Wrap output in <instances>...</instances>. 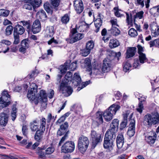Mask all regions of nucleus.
Wrapping results in <instances>:
<instances>
[{"label": "nucleus", "mask_w": 159, "mask_h": 159, "mask_svg": "<svg viewBox=\"0 0 159 159\" xmlns=\"http://www.w3.org/2000/svg\"><path fill=\"white\" fill-rule=\"evenodd\" d=\"M72 77V73L69 71L67 72L60 85V91H61L62 94L66 93L65 95L66 97L70 95L73 92L72 88L70 87L67 86L69 81H72V85L75 87L78 86L81 82V78L78 73H75L73 79Z\"/></svg>", "instance_id": "obj_1"}, {"label": "nucleus", "mask_w": 159, "mask_h": 159, "mask_svg": "<svg viewBox=\"0 0 159 159\" xmlns=\"http://www.w3.org/2000/svg\"><path fill=\"white\" fill-rule=\"evenodd\" d=\"M30 88L28 90L27 95L30 100L34 101L36 105H37L39 102H44L47 101V97L45 90H41L39 93L36 96L38 91L37 85L34 83H32L30 85Z\"/></svg>", "instance_id": "obj_2"}, {"label": "nucleus", "mask_w": 159, "mask_h": 159, "mask_svg": "<svg viewBox=\"0 0 159 159\" xmlns=\"http://www.w3.org/2000/svg\"><path fill=\"white\" fill-rule=\"evenodd\" d=\"M120 106L118 105L113 104L104 111L102 114L105 120L106 121H110L112 118L113 115H115L119 110Z\"/></svg>", "instance_id": "obj_3"}, {"label": "nucleus", "mask_w": 159, "mask_h": 159, "mask_svg": "<svg viewBox=\"0 0 159 159\" xmlns=\"http://www.w3.org/2000/svg\"><path fill=\"white\" fill-rule=\"evenodd\" d=\"M89 143L88 138L81 135L78 140L77 148L78 150L81 153L84 154L87 150Z\"/></svg>", "instance_id": "obj_4"}, {"label": "nucleus", "mask_w": 159, "mask_h": 159, "mask_svg": "<svg viewBox=\"0 0 159 159\" xmlns=\"http://www.w3.org/2000/svg\"><path fill=\"white\" fill-rule=\"evenodd\" d=\"M90 135L92 148H94L98 144L102 142L103 136L101 134L93 130H91Z\"/></svg>", "instance_id": "obj_5"}, {"label": "nucleus", "mask_w": 159, "mask_h": 159, "mask_svg": "<svg viewBox=\"0 0 159 159\" xmlns=\"http://www.w3.org/2000/svg\"><path fill=\"white\" fill-rule=\"evenodd\" d=\"M144 118L145 123L149 127L152 124H157L159 121V115L157 113L152 115L147 114L144 116Z\"/></svg>", "instance_id": "obj_6"}, {"label": "nucleus", "mask_w": 159, "mask_h": 159, "mask_svg": "<svg viewBox=\"0 0 159 159\" xmlns=\"http://www.w3.org/2000/svg\"><path fill=\"white\" fill-rule=\"evenodd\" d=\"M75 148V144L74 142L68 141L62 146L61 151L64 153H71L74 151Z\"/></svg>", "instance_id": "obj_7"}, {"label": "nucleus", "mask_w": 159, "mask_h": 159, "mask_svg": "<svg viewBox=\"0 0 159 159\" xmlns=\"http://www.w3.org/2000/svg\"><path fill=\"white\" fill-rule=\"evenodd\" d=\"M11 101L10 95L7 91H4L2 93V97L0 98V102L3 103L6 107L10 104Z\"/></svg>", "instance_id": "obj_8"}, {"label": "nucleus", "mask_w": 159, "mask_h": 159, "mask_svg": "<svg viewBox=\"0 0 159 159\" xmlns=\"http://www.w3.org/2000/svg\"><path fill=\"white\" fill-rule=\"evenodd\" d=\"M157 137V135L156 132L152 131L148 133L147 136H145V139L148 144L151 145L155 143Z\"/></svg>", "instance_id": "obj_9"}, {"label": "nucleus", "mask_w": 159, "mask_h": 159, "mask_svg": "<svg viewBox=\"0 0 159 159\" xmlns=\"http://www.w3.org/2000/svg\"><path fill=\"white\" fill-rule=\"evenodd\" d=\"M117 146L118 148H122V150L125 151L128 148V145L126 147L123 146L124 143V139L123 135L121 133L117 135L116 139Z\"/></svg>", "instance_id": "obj_10"}, {"label": "nucleus", "mask_w": 159, "mask_h": 159, "mask_svg": "<svg viewBox=\"0 0 159 159\" xmlns=\"http://www.w3.org/2000/svg\"><path fill=\"white\" fill-rule=\"evenodd\" d=\"M111 65L110 60L108 58L105 59L102 62V71L104 73L109 72L111 69Z\"/></svg>", "instance_id": "obj_11"}, {"label": "nucleus", "mask_w": 159, "mask_h": 159, "mask_svg": "<svg viewBox=\"0 0 159 159\" xmlns=\"http://www.w3.org/2000/svg\"><path fill=\"white\" fill-rule=\"evenodd\" d=\"M74 6L76 13L80 14L83 11L84 5L82 0H75L74 1Z\"/></svg>", "instance_id": "obj_12"}, {"label": "nucleus", "mask_w": 159, "mask_h": 159, "mask_svg": "<svg viewBox=\"0 0 159 159\" xmlns=\"http://www.w3.org/2000/svg\"><path fill=\"white\" fill-rule=\"evenodd\" d=\"M151 34L153 37H157L159 35V26L157 24L153 22L150 25Z\"/></svg>", "instance_id": "obj_13"}, {"label": "nucleus", "mask_w": 159, "mask_h": 159, "mask_svg": "<svg viewBox=\"0 0 159 159\" xmlns=\"http://www.w3.org/2000/svg\"><path fill=\"white\" fill-rule=\"evenodd\" d=\"M41 29V25L40 22L39 20H35L32 26L31 31L34 34L39 32Z\"/></svg>", "instance_id": "obj_14"}, {"label": "nucleus", "mask_w": 159, "mask_h": 159, "mask_svg": "<svg viewBox=\"0 0 159 159\" xmlns=\"http://www.w3.org/2000/svg\"><path fill=\"white\" fill-rule=\"evenodd\" d=\"M117 132L116 131L112 130L109 129L106 131L104 138L115 141L116 136V133Z\"/></svg>", "instance_id": "obj_15"}, {"label": "nucleus", "mask_w": 159, "mask_h": 159, "mask_svg": "<svg viewBox=\"0 0 159 159\" xmlns=\"http://www.w3.org/2000/svg\"><path fill=\"white\" fill-rule=\"evenodd\" d=\"M115 141L104 138L103 147L104 148L107 149L109 151L113 150Z\"/></svg>", "instance_id": "obj_16"}, {"label": "nucleus", "mask_w": 159, "mask_h": 159, "mask_svg": "<svg viewBox=\"0 0 159 159\" xmlns=\"http://www.w3.org/2000/svg\"><path fill=\"white\" fill-rule=\"evenodd\" d=\"M68 127V123L67 122H65L64 124H62L60 126V128L57 132V135L61 136L67 132Z\"/></svg>", "instance_id": "obj_17"}, {"label": "nucleus", "mask_w": 159, "mask_h": 159, "mask_svg": "<svg viewBox=\"0 0 159 159\" xmlns=\"http://www.w3.org/2000/svg\"><path fill=\"white\" fill-rule=\"evenodd\" d=\"M9 115L4 112L0 114V125L3 126H5L7 124Z\"/></svg>", "instance_id": "obj_18"}, {"label": "nucleus", "mask_w": 159, "mask_h": 159, "mask_svg": "<svg viewBox=\"0 0 159 159\" xmlns=\"http://www.w3.org/2000/svg\"><path fill=\"white\" fill-rule=\"evenodd\" d=\"M25 31V29L24 27L19 24H17L14 27V34L22 35Z\"/></svg>", "instance_id": "obj_19"}, {"label": "nucleus", "mask_w": 159, "mask_h": 159, "mask_svg": "<svg viewBox=\"0 0 159 159\" xmlns=\"http://www.w3.org/2000/svg\"><path fill=\"white\" fill-rule=\"evenodd\" d=\"M70 33L73 35L76 42L82 39L84 37L83 34L78 33L77 30L75 28L72 29Z\"/></svg>", "instance_id": "obj_20"}, {"label": "nucleus", "mask_w": 159, "mask_h": 159, "mask_svg": "<svg viewBox=\"0 0 159 159\" xmlns=\"http://www.w3.org/2000/svg\"><path fill=\"white\" fill-rule=\"evenodd\" d=\"M136 52V48L135 47L128 48L126 52V58H129L133 57Z\"/></svg>", "instance_id": "obj_21"}, {"label": "nucleus", "mask_w": 159, "mask_h": 159, "mask_svg": "<svg viewBox=\"0 0 159 159\" xmlns=\"http://www.w3.org/2000/svg\"><path fill=\"white\" fill-rule=\"evenodd\" d=\"M119 120L118 119L113 120L111 124L109 129L117 131L119 128Z\"/></svg>", "instance_id": "obj_22"}, {"label": "nucleus", "mask_w": 159, "mask_h": 159, "mask_svg": "<svg viewBox=\"0 0 159 159\" xmlns=\"http://www.w3.org/2000/svg\"><path fill=\"white\" fill-rule=\"evenodd\" d=\"M45 130L39 128L36 131L34 136V139L36 141H39L42 138Z\"/></svg>", "instance_id": "obj_23"}, {"label": "nucleus", "mask_w": 159, "mask_h": 159, "mask_svg": "<svg viewBox=\"0 0 159 159\" xmlns=\"http://www.w3.org/2000/svg\"><path fill=\"white\" fill-rule=\"evenodd\" d=\"M37 18L40 19L42 21H44L47 19V16L45 12L43 9L40 10L36 14Z\"/></svg>", "instance_id": "obj_24"}, {"label": "nucleus", "mask_w": 159, "mask_h": 159, "mask_svg": "<svg viewBox=\"0 0 159 159\" xmlns=\"http://www.w3.org/2000/svg\"><path fill=\"white\" fill-rule=\"evenodd\" d=\"M23 8L28 10H32L33 9H35V6L33 2L31 1L30 2H26V3L23 5Z\"/></svg>", "instance_id": "obj_25"}, {"label": "nucleus", "mask_w": 159, "mask_h": 159, "mask_svg": "<svg viewBox=\"0 0 159 159\" xmlns=\"http://www.w3.org/2000/svg\"><path fill=\"white\" fill-rule=\"evenodd\" d=\"M30 126L31 130L33 132L36 131L39 129V125L36 120H34L30 123Z\"/></svg>", "instance_id": "obj_26"}, {"label": "nucleus", "mask_w": 159, "mask_h": 159, "mask_svg": "<svg viewBox=\"0 0 159 159\" xmlns=\"http://www.w3.org/2000/svg\"><path fill=\"white\" fill-rule=\"evenodd\" d=\"M94 23L96 28L95 31L97 33L100 30V27L102 25V21L100 19H97L94 21Z\"/></svg>", "instance_id": "obj_27"}, {"label": "nucleus", "mask_w": 159, "mask_h": 159, "mask_svg": "<svg viewBox=\"0 0 159 159\" xmlns=\"http://www.w3.org/2000/svg\"><path fill=\"white\" fill-rule=\"evenodd\" d=\"M120 45L119 41L116 39H111L109 43V46L111 48H113L117 47Z\"/></svg>", "instance_id": "obj_28"}, {"label": "nucleus", "mask_w": 159, "mask_h": 159, "mask_svg": "<svg viewBox=\"0 0 159 159\" xmlns=\"http://www.w3.org/2000/svg\"><path fill=\"white\" fill-rule=\"evenodd\" d=\"M54 27L52 26L47 27L46 30V33L47 37H52L54 33Z\"/></svg>", "instance_id": "obj_29"}, {"label": "nucleus", "mask_w": 159, "mask_h": 159, "mask_svg": "<svg viewBox=\"0 0 159 159\" xmlns=\"http://www.w3.org/2000/svg\"><path fill=\"white\" fill-rule=\"evenodd\" d=\"M44 8L48 13L52 14V8L50 4L48 2H45L43 5Z\"/></svg>", "instance_id": "obj_30"}, {"label": "nucleus", "mask_w": 159, "mask_h": 159, "mask_svg": "<svg viewBox=\"0 0 159 159\" xmlns=\"http://www.w3.org/2000/svg\"><path fill=\"white\" fill-rule=\"evenodd\" d=\"M111 34L114 36H117L120 34V31L119 29L115 26H112L109 31Z\"/></svg>", "instance_id": "obj_31"}, {"label": "nucleus", "mask_w": 159, "mask_h": 159, "mask_svg": "<svg viewBox=\"0 0 159 159\" xmlns=\"http://www.w3.org/2000/svg\"><path fill=\"white\" fill-rule=\"evenodd\" d=\"M46 149L44 147L42 148L41 149L39 150L37 152V154L38 155V157L39 158L43 159L47 157V155L45 152L42 151V150H43Z\"/></svg>", "instance_id": "obj_32"}, {"label": "nucleus", "mask_w": 159, "mask_h": 159, "mask_svg": "<svg viewBox=\"0 0 159 159\" xmlns=\"http://www.w3.org/2000/svg\"><path fill=\"white\" fill-rule=\"evenodd\" d=\"M133 114H132L129 119V125L128 129H135V121L134 119H131Z\"/></svg>", "instance_id": "obj_33"}, {"label": "nucleus", "mask_w": 159, "mask_h": 159, "mask_svg": "<svg viewBox=\"0 0 159 159\" xmlns=\"http://www.w3.org/2000/svg\"><path fill=\"white\" fill-rule=\"evenodd\" d=\"M96 119L97 122L99 124H102L103 122L102 113L98 111L96 113Z\"/></svg>", "instance_id": "obj_34"}, {"label": "nucleus", "mask_w": 159, "mask_h": 159, "mask_svg": "<svg viewBox=\"0 0 159 159\" xmlns=\"http://www.w3.org/2000/svg\"><path fill=\"white\" fill-rule=\"evenodd\" d=\"M149 44L150 47H155L159 48V38L150 41L149 42Z\"/></svg>", "instance_id": "obj_35"}, {"label": "nucleus", "mask_w": 159, "mask_h": 159, "mask_svg": "<svg viewBox=\"0 0 159 159\" xmlns=\"http://www.w3.org/2000/svg\"><path fill=\"white\" fill-rule=\"evenodd\" d=\"M17 112V108L16 107V105H13L12 107V111L11 113V119L13 121L15 120L16 117V113Z\"/></svg>", "instance_id": "obj_36"}, {"label": "nucleus", "mask_w": 159, "mask_h": 159, "mask_svg": "<svg viewBox=\"0 0 159 159\" xmlns=\"http://www.w3.org/2000/svg\"><path fill=\"white\" fill-rule=\"evenodd\" d=\"M126 16V21L128 25L132 26L133 24V19L131 14L129 15V13L127 12H125Z\"/></svg>", "instance_id": "obj_37"}, {"label": "nucleus", "mask_w": 159, "mask_h": 159, "mask_svg": "<svg viewBox=\"0 0 159 159\" xmlns=\"http://www.w3.org/2000/svg\"><path fill=\"white\" fill-rule=\"evenodd\" d=\"M139 62L142 64H143L148 61L145 54L141 53L139 54Z\"/></svg>", "instance_id": "obj_38"}, {"label": "nucleus", "mask_w": 159, "mask_h": 159, "mask_svg": "<svg viewBox=\"0 0 159 159\" xmlns=\"http://www.w3.org/2000/svg\"><path fill=\"white\" fill-rule=\"evenodd\" d=\"M139 99L140 102L139 103L138 108H137L136 110L138 111L141 113L142 112L143 109V104L142 102L143 101H145V98H143V99H142L141 100L140 98H139Z\"/></svg>", "instance_id": "obj_39"}, {"label": "nucleus", "mask_w": 159, "mask_h": 159, "mask_svg": "<svg viewBox=\"0 0 159 159\" xmlns=\"http://www.w3.org/2000/svg\"><path fill=\"white\" fill-rule=\"evenodd\" d=\"M70 16L68 14H66L62 17L61 21L62 24H66L69 21Z\"/></svg>", "instance_id": "obj_40"}, {"label": "nucleus", "mask_w": 159, "mask_h": 159, "mask_svg": "<svg viewBox=\"0 0 159 159\" xmlns=\"http://www.w3.org/2000/svg\"><path fill=\"white\" fill-rule=\"evenodd\" d=\"M127 123V117L125 116L123 121L120 124V129L121 130H123L126 126Z\"/></svg>", "instance_id": "obj_41"}, {"label": "nucleus", "mask_w": 159, "mask_h": 159, "mask_svg": "<svg viewBox=\"0 0 159 159\" xmlns=\"http://www.w3.org/2000/svg\"><path fill=\"white\" fill-rule=\"evenodd\" d=\"M131 67V64L128 61H125L123 63V70L125 72H127Z\"/></svg>", "instance_id": "obj_42"}, {"label": "nucleus", "mask_w": 159, "mask_h": 159, "mask_svg": "<svg viewBox=\"0 0 159 159\" xmlns=\"http://www.w3.org/2000/svg\"><path fill=\"white\" fill-rule=\"evenodd\" d=\"M30 42V41L28 39H25L21 41V46L27 49L29 47Z\"/></svg>", "instance_id": "obj_43"}, {"label": "nucleus", "mask_w": 159, "mask_h": 159, "mask_svg": "<svg viewBox=\"0 0 159 159\" xmlns=\"http://www.w3.org/2000/svg\"><path fill=\"white\" fill-rule=\"evenodd\" d=\"M14 30V27L11 25H9L7 27L6 29L5 34L7 36H9L11 34Z\"/></svg>", "instance_id": "obj_44"}, {"label": "nucleus", "mask_w": 159, "mask_h": 159, "mask_svg": "<svg viewBox=\"0 0 159 159\" xmlns=\"http://www.w3.org/2000/svg\"><path fill=\"white\" fill-rule=\"evenodd\" d=\"M128 34L132 37H135L138 35L137 31L134 28H131L128 32Z\"/></svg>", "instance_id": "obj_45"}, {"label": "nucleus", "mask_w": 159, "mask_h": 159, "mask_svg": "<svg viewBox=\"0 0 159 159\" xmlns=\"http://www.w3.org/2000/svg\"><path fill=\"white\" fill-rule=\"evenodd\" d=\"M67 43H73L76 42L75 37L72 34H70L69 38H67L66 39Z\"/></svg>", "instance_id": "obj_46"}, {"label": "nucleus", "mask_w": 159, "mask_h": 159, "mask_svg": "<svg viewBox=\"0 0 159 159\" xmlns=\"http://www.w3.org/2000/svg\"><path fill=\"white\" fill-rule=\"evenodd\" d=\"M10 11L7 10L2 9L0 10V16L7 17L9 15Z\"/></svg>", "instance_id": "obj_47"}, {"label": "nucleus", "mask_w": 159, "mask_h": 159, "mask_svg": "<svg viewBox=\"0 0 159 159\" xmlns=\"http://www.w3.org/2000/svg\"><path fill=\"white\" fill-rule=\"evenodd\" d=\"M144 12L142 11L137 13L134 16V22H135V19L137 18L141 19L143 17Z\"/></svg>", "instance_id": "obj_48"}, {"label": "nucleus", "mask_w": 159, "mask_h": 159, "mask_svg": "<svg viewBox=\"0 0 159 159\" xmlns=\"http://www.w3.org/2000/svg\"><path fill=\"white\" fill-rule=\"evenodd\" d=\"M94 46V43L91 40L88 41L86 44V48L89 49L90 51L92 49Z\"/></svg>", "instance_id": "obj_49"}, {"label": "nucleus", "mask_w": 159, "mask_h": 159, "mask_svg": "<svg viewBox=\"0 0 159 159\" xmlns=\"http://www.w3.org/2000/svg\"><path fill=\"white\" fill-rule=\"evenodd\" d=\"M60 2V0H50L51 4L54 8L59 5Z\"/></svg>", "instance_id": "obj_50"}, {"label": "nucleus", "mask_w": 159, "mask_h": 159, "mask_svg": "<svg viewBox=\"0 0 159 159\" xmlns=\"http://www.w3.org/2000/svg\"><path fill=\"white\" fill-rule=\"evenodd\" d=\"M90 51L85 48L81 50V54L83 56L86 57L87 56L90 52Z\"/></svg>", "instance_id": "obj_51"}, {"label": "nucleus", "mask_w": 159, "mask_h": 159, "mask_svg": "<svg viewBox=\"0 0 159 159\" xmlns=\"http://www.w3.org/2000/svg\"><path fill=\"white\" fill-rule=\"evenodd\" d=\"M46 119L44 118H42L40 120V124L39 128L45 130L46 125Z\"/></svg>", "instance_id": "obj_52"}, {"label": "nucleus", "mask_w": 159, "mask_h": 159, "mask_svg": "<svg viewBox=\"0 0 159 159\" xmlns=\"http://www.w3.org/2000/svg\"><path fill=\"white\" fill-rule=\"evenodd\" d=\"M84 66H87L88 68L90 70L91 69L92 66L91 65V61L90 59L88 58H86L84 61Z\"/></svg>", "instance_id": "obj_53"}, {"label": "nucleus", "mask_w": 159, "mask_h": 159, "mask_svg": "<svg viewBox=\"0 0 159 159\" xmlns=\"http://www.w3.org/2000/svg\"><path fill=\"white\" fill-rule=\"evenodd\" d=\"M77 66V62L76 61H75L70 64L69 66L68 69L70 70L73 71L76 69Z\"/></svg>", "instance_id": "obj_54"}, {"label": "nucleus", "mask_w": 159, "mask_h": 159, "mask_svg": "<svg viewBox=\"0 0 159 159\" xmlns=\"http://www.w3.org/2000/svg\"><path fill=\"white\" fill-rule=\"evenodd\" d=\"M54 151V149L52 147H49L47 148L45 150V152L47 155L51 154L53 153Z\"/></svg>", "instance_id": "obj_55"}, {"label": "nucleus", "mask_w": 159, "mask_h": 159, "mask_svg": "<svg viewBox=\"0 0 159 159\" xmlns=\"http://www.w3.org/2000/svg\"><path fill=\"white\" fill-rule=\"evenodd\" d=\"M11 44V42L9 41L3 39L0 42V47L1 48V46H2L4 44L8 46L10 45Z\"/></svg>", "instance_id": "obj_56"}, {"label": "nucleus", "mask_w": 159, "mask_h": 159, "mask_svg": "<svg viewBox=\"0 0 159 159\" xmlns=\"http://www.w3.org/2000/svg\"><path fill=\"white\" fill-rule=\"evenodd\" d=\"M69 131L65 134V135L61 139L58 143V146H61L62 143L68 138V134Z\"/></svg>", "instance_id": "obj_57"}, {"label": "nucleus", "mask_w": 159, "mask_h": 159, "mask_svg": "<svg viewBox=\"0 0 159 159\" xmlns=\"http://www.w3.org/2000/svg\"><path fill=\"white\" fill-rule=\"evenodd\" d=\"M135 133V129H128L127 134L130 137L133 136Z\"/></svg>", "instance_id": "obj_58"}, {"label": "nucleus", "mask_w": 159, "mask_h": 159, "mask_svg": "<svg viewBox=\"0 0 159 159\" xmlns=\"http://www.w3.org/2000/svg\"><path fill=\"white\" fill-rule=\"evenodd\" d=\"M14 41L13 43L15 44H18L20 42L19 36V35L14 34Z\"/></svg>", "instance_id": "obj_59"}, {"label": "nucleus", "mask_w": 159, "mask_h": 159, "mask_svg": "<svg viewBox=\"0 0 159 159\" xmlns=\"http://www.w3.org/2000/svg\"><path fill=\"white\" fill-rule=\"evenodd\" d=\"M22 131L23 135L26 136L28 133L27 126L26 125H23L22 127Z\"/></svg>", "instance_id": "obj_60"}, {"label": "nucleus", "mask_w": 159, "mask_h": 159, "mask_svg": "<svg viewBox=\"0 0 159 159\" xmlns=\"http://www.w3.org/2000/svg\"><path fill=\"white\" fill-rule=\"evenodd\" d=\"M72 108L74 109H75L77 111H82V108L80 105L75 104L73 106Z\"/></svg>", "instance_id": "obj_61"}, {"label": "nucleus", "mask_w": 159, "mask_h": 159, "mask_svg": "<svg viewBox=\"0 0 159 159\" xmlns=\"http://www.w3.org/2000/svg\"><path fill=\"white\" fill-rule=\"evenodd\" d=\"M140 66L139 61L138 59L135 60L133 64V66L134 68H139V67Z\"/></svg>", "instance_id": "obj_62"}, {"label": "nucleus", "mask_w": 159, "mask_h": 159, "mask_svg": "<svg viewBox=\"0 0 159 159\" xmlns=\"http://www.w3.org/2000/svg\"><path fill=\"white\" fill-rule=\"evenodd\" d=\"M113 55L114 56L115 58H116L118 60L119 59V57L121 56V53L120 52H113Z\"/></svg>", "instance_id": "obj_63"}, {"label": "nucleus", "mask_w": 159, "mask_h": 159, "mask_svg": "<svg viewBox=\"0 0 159 159\" xmlns=\"http://www.w3.org/2000/svg\"><path fill=\"white\" fill-rule=\"evenodd\" d=\"M98 155L100 158H102L104 159L107 158V156L106 154L103 152H101L98 154Z\"/></svg>", "instance_id": "obj_64"}]
</instances>
